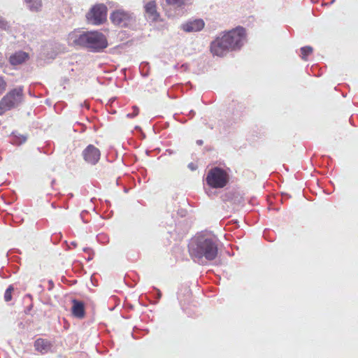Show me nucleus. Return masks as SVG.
Segmentation results:
<instances>
[{
	"instance_id": "17",
	"label": "nucleus",
	"mask_w": 358,
	"mask_h": 358,
	"mask_svg": "<svg viewBox=\"0 0 358 358\" xmlns=\"http://www.w3.org/2000/svg\"><path fill=\"white\" fill-rule=\"evenodd\" d=\"M29 9L32 11L38 12L42 6L41 0H25Z\"/></svg>"
},
{
	"instance_id": "1",
	"label": "nucleus",
	"mask_w": 358,
	"mask_h": 358,
	"mask_svg": "<svg viewBox=\"0 0 358 358\" xmlns=\"http://www.w3.org/2000/svg\"><path fill=\"white\" fill-rule=\"evenodd\" d=\"M245 40V29L239 27L217 37L211 43L210 50L214 55L222 57L229 51L240 49Z\"/></svg>"
},
{
	"instance_id": "18",
	"label": "nucleus",
	"mask_w": 358,
	"mask_h": 358,
	"mask_svg": "<svg viewBox=\"0 0 358 358\" xmlns=\"http://www.w3.org/2000/svg\"><path fill=\"white\" fill-rule=\"evenodd\" d=\"M190 0H166L167 4L176 7H180L187 4Z\"/></svg>"
},
{
	"instance_id": "24",
	"label": "nucleus",
	"mask_w": 358,
	"mask_h": 358,
	"mask_svg": "<svg viewBox=\"0 0 358 358\" xmlns=\"http://www.w3.org/2000/svg\"><path fill=\"white\" fill-rule=\"evenodd\" d=\"M6 85V82L4 81L3 78L0 76V94L5 90Z\"/></svg>"
},
{
	"instance_id": "12",
	"label": "nucleus",
	"mask_w": 358,
	"mask_h": 358,
	"mask_svg": "<svg viewBox=\"0 0 358 358\" xmlns=\"http://www.w3.org/2000/svg\"><path fill=\"white\" fill-rule=\"evenodd\" d=\"M203 27L204 22L202 20L198 19L188 22L186 24L183 25V29L187 32L198 31L201 30Z\"/></svg>"
},
{
	"instance_id": "22",
	"label": "nucleus",
	"mask_w": 358,
	"mask_h": 358,
	"mask_svg": "<svg viewBox=\"0 0 358 358\" xmlns=\"http://www.w3.org/2000/svg\"><path fill=\"white\" fill-rule=\"evenodd\" d=\"M132 113H128L127 115V117L129 118H134V117L137 116L139 113V108L136 106H133Z\"/></svg>"
},
{
	"instance_id": "11",
	"label": "nucleus",
	"mask_w": 358,
	"mask_h": 358,
	"mask_svg": "<svg viewBox=\"0 0 358 358\" xmlns=\"http://www.w3.org/2000/svg\"><path fill=\"white\" fill-rule=\"evenodd\" d=\"M204 248H189V253L194 262L203 264L206 262L203 260Z\"/></svg>"
},
{
	"instance_id": "16",
	"label": "nucleus",
	"mask_w": 358,
	"mask_h": 358,
	"mask_svg": "<svg viewBox=\"0 0 358 358\" xmlns=\"http://www.w3.org/2000/svg\"><path fill=\"white\" fill-rule=\"evenodd\" d=\"M217 255V248H204L203 260H213Z\"/></svg>"
},
{
	"instance_id": "15",
	"label": "nucleus",
	"mask_w": 358,
	"mask_h": 358,
	"mask_svg": "<svg viewBox=\"0 0 358 358\" xmlns=\"http://www.w3.org/2000/svg\"><path fill=\"white\" fill-rule=\"evenodd\" d=\"M10 137L12 138L11 143L17 146L24 143L28 139L27 134H20L16 131L11 133Z\"/></svg>"
},
{
	"instance_id": "25",
	"label": "nucleus",
	"mask_w": 358,
	"mask_h": 358,
	"mask_svg": "<svg viewBox=\"0 0 358 358\" xmlns=\"http://www.w3.org/2000/svg\"><path fill=\"white\" fill-rule=\"evenodd\" d=\"M0 28L5 30L8 28L7 22L1 17H0Z\"/></svg>"
},
{
	"instance_id": "4",
	"label": "nucleus",
	"mask_w": 358,
	"mask_h": 358,
	"mask_svg": "<svg viewBox=\"0 0 358 358\" xmlns=\"http://www.w3.org/2000/svg\"><path fill=\"white\" fill-rule=\"evenodd\" d=\"M110 19L113 24L119 27H131L135 25V15L123 9H117L110 13Z\"/></svg>"
},
{
	"instance_id": "9",
	"label": "nucleus",
	"mask_w": 358,
	"mask_h": 358,
	"mask_svg": "<svg viewBox=\"0 0 358 358\" xmlns=\"http://www.w3.org/2000/svg\"><path fill=\"white\" fill-rule=\"evenodd\" d=\"M72 315L79 319H83L85 315V304L83 302L73 299L72 301Z\"/></svg>"
},
{
	"instance_id": "8",
	"label": "nucleus",
	"mask_w": 358,
	"mask_h": 358,
	"mask_svg": "<svg viewBox=\"0 0 358 358\" xmlns=\"http://www.w3.org/2000/svg\"><path fill=\"white\" fill-rule=\"evenodd\" d=\"M83 155L87 163L94 165L100 159V151L93 145H90L83 150Z\"/></svg>"
},
{
	"instance_id": "7",
	"label": "nucleus",
	"mask_w": 358,
	"mask_h": 358,
	"mask_svg": "<svg viewBox=\"0 0 358 358\" xmlns=\"http://www.w3.org/2000/svg\"><path fill=\"white\" fill-rule=\"evenodd\" d=\"M219 239L210 231L198 233L192 239V245L196 246H219Z\"/></svg>"
},
{
	"instance_id": "28",
	"label": "nucleus",
	"mask_w": 358,
	"mask_h": 358,
	"mask_svg": "<svg viewBox=\"0 0 358 358\" xmlns=\"http://www.w3.org/2000/svg\"><path fill=\"white\" fill-rule=\"evenodd\" d=\"M6 110H8V109L5 108L0 107V115H1Z\"/></svg>"
},
{
	"instance_id": "27",
	"label": "nucleus",
	"mask_w": 358,
	"mask_h": 358,
	"mask_svg": "<svg viewBox=\"0 0 358 358\" xmlns=\"http://www.w3.org/2000/svg\"><path fill=\"white\" fill-rule=\"evenodd\" d=\"M194 115L195 112L194 110H190L189 112L188 116L192 118V117H194Z\"/></svg>"
},
{
	"instance_id": "31",
	"label": "nucleus",
	"mask_w": 358,
	"mask_h": 358,
	"mask_svg": "<svg viewBox=\"0 0 358 358\" xmlns=\"http://www.w3.org/2000/svg\"><path fill=\"white\" fill-rule=\"evenodd\" d=\"M227 246L231 247L233 246L231 244H229Z\"/></svg>"
},
{
	"instance_id": "3",
	"label": "nucleus",
	"mask_w": 358,
	"mask_h": 358,
	"mask_svg": "<svg viewBox=\"0 0 358 358\" xmlns=\"http://www.w3.org/2000/svg\"><path fill=\"white\" fill-rule=\"evenodd\" d=\"M206 180L213 188H222L229 181V175L222 169L215 167L208 171Z\"/></svg>"
},
{
	"instance_id": "30",
	"label": "nucleus",
	"mask_w": 358,
	"mask_h": 358,
	"mask_svg": "<svg viewBox=\"0 0 358 358\" xmlns=\"http://www.w3.org/2000/svg\"><path fill=\"white\" fill-rule=\"evenodd\" d=\"M61 237L60 234H57L55 236L52 237V241L57 239V238Z\"/></svg>"
},
{
	"instance_id": "13",
	"label": "nucleus",
	"mask_w": 358,
	"mask_h": 358,
	"mask_svg": "<svg viewBox=\"0 0 358 358\" xmlns=\"http://www.w3.org/2000/svg\"><path fill=\"white\" fill-rule=\"evenodd\" d=\"M145 10L146 14L152 21L157 20L159 17V14L156 10V3L154 1L148 2L145 6Z\"/></svg>"
},
{
	"instance_id": "23",
	"label": "nucleus",
	"mask_w": 358,
	"mask_h": 358,
	"mask_svg": "<svg viewBox=\"0 0 358 358\" xmlns=\"http://www.w3.org/2000/svg\"><path fill=\"white\" fill-rule=\"evenodd\" d=\"M97 239L101 244H106L108 242V238L103 234H99L97 236Z\"/></svg>"
},
{
	"instance_id": "26",
	"label": "nucleus",
	"mask_w": 358,
	"mask_h": 358,
	"mask_svg": "<svg viewBox=\"0 0 358 358\" xmlns=\"http://www.w3.org/2000/svg\"><path fill=\"white\" fill-rule=\"evenodd\" d=\"M188 167L192 170V171H194L196 169V166H195L194 164L193 163H190L188 164Z\"/></svg>"
},
{
	"instance_id": "29",
	"label": "nucleus",
	"mask_w": 358,
	"mask_h": 358,
	"mask_svg": "<svg viewBox=\"0 0 358 358\" xmlns=\"http://www.w3.org/2000/svg\"><path fill=\"white\" fill-rule=\"evenodd\" d=\"M203 143V141L202 140H197L196 141V144H198L199 145H202Z\"/></svg>"
},
{
	"instance_id": "5",
	"label": "nucleus",
	"mask_w": 358,
	"mask_h": 358,
	"mask_svg": "<svg viewBox=\"0 0 358 358\" xmlns=\"http://www.w3.org/2000/svg\"><path fill=\"white\" fill-rule=\"evenodd\" d=\"M23 101V90L19 87L9 92L0 101V107L7 109L18 106Z\"/></svg>"
},
{
	"instance_id": "19",
	"label": "nucleus",
	"mask_w": 358,
	"mask_h": 358,
	"mask_svg": "<svg viewBox=\"0 0 358 358\" xmlns=\"http://www.w3.org/2000/svg\"><path fill=\"white\" fill-rule=\"evenodd\" d=\"M301 59L303 60H306V57L312 53L313 48L310 46H305L301 48Z\"/></svg>"
},
{
	"instance_id": "32",
	"label": "nucleus",
	"mask_w": 358,
	"mask_h": 358,
	"mask_svg": "<svg viewBox=\"0 0 358 358\" xmlns=\"http://www.w3.org/2000/svg\"><path fill=\"white\" fill-rule=\"evenodd\" d=\"M72 245L73 247H76V245L73 243H72Z\"/></svg>"
},
{
	"instance_id": "10",
	"label": "nucleus",
	"mask_w": 358,
	"mask_h": 358,
	"mask_svg": "<svg viewBox=\"0 0 358 358\" xmlns=\"http://www.w3.org/2000/svg\"><path fill=\"white\" fill-rule=\"evenodd\" d=\"M52 345L50 341L43 338H38L34 342L35 350L41 354H45L51 349Z\"/></svg>"
},
{
	"instance_id": "2",
	"label": "nucleus",
	"mask_w": 358,
	"mask_h": 358,
	"mask_svg": "<svg viewBox=\"0 0 358 358\" xmlns=\"http://www.w3.org/2000/svg\"><path fill=\"white\" fill-rule=\"evenodd\" d=\"M69 41L75 46L83 47L92 52H101L108 46L105 36L99 31H78L69 34Z\"/></svg>"
},
{
	"instance_id": "21",
	"label": "nucleus",
	"mask_w": 358,
	"mask_h": 358,
	"mask_svg": "<svg viewBox=\"0 0 358 358\" xmlns=\"http://www.w3.org/2000/svg\"><path fill=\"white\" fill-rule=\"evenodd\" d=\"M14 288L12 285H10L5 292L4 299L6 301H10L12 299V292Z\"/></svg>"
},
{
	"instance_id": "6",
	"label": "nucleus",
	"mask_w": 358,
	"mask_h": 358,
	"mask_svg": "<svg viewBox=\"0 0 358 358\" xmlns=\"http://www.w3.org/2000/svg\"><path fill=\"white\" fill-rule=\"evenodd\" d=\"M107 7L99 3L94 6L87 13L86 17L93 24H101L106 20Z\"/></svg>"
},
{
	"instance_id": "14",
	"label": "nucleus",
	"mask_w": 358,
	"mask_h": 358,
	"mask_svg": "<svg viewBox=\"0 0 358 358\" xmlns=\"http://www.w3.org/2000/svg\"><path fill=\"white\" fill-rule=\"evenodd\" d=\"M28 59V54L19 51L10 57V62L12 65H18L24 62Z\"/></svg>"
},
{
	"instance_id": "20",
	"label": "nucleus",
	"mask_w": 358,
	"mask_h": 358,
	"mask_svg": "<svg viewBox=\"0 0 358 358\" xmlns=\"http://www.w3.org/2000/svg\"><path fill=\"white\" fill-rule=\"evenodd\" d=\"M140 71L143 77H147L148 76V63L143 62L140 65Z\"/></svg>"
}]
</instances>
